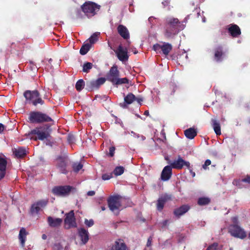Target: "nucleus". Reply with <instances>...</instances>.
Returning a JSON list of instances; mask_svg holds the SVG:
<instances>
[{
    "mask_svg": "<svg viewBox=\"0 0 250 250\" xmlns=\"http://www.w3.org/2000/svg\"><path fill=\"white\" fill-rule=\"evenodd\" d=\"M166 22L165 36L167 38L172 37L185 27V24L179 22V20L177 18L172 17L167 18L166 20Z\"/></svg>",
    "mask_w": 250,
    "mask_h": 250,
    "instance_id": "f257e3e1",
    "label": "nucleus"
},
{
    "mask_svg": "<svg viewBox=\"0 0 250 250\" xmlns=\"http://www.w3.org/2000/svg\"><path fill=\"white\" fill-rule=\"evenodd\" d=\"M23 95L26 101L34 106H37L38 104L42 105L44 104V101L40 97V94L37 90H26L24 92Z\"/></svg>",
    "mask_w": 250,
    "mask_h": 250,
    "instance_id": "f03ea898",
    "label": "nucleus"
},
{
    "mask_svg": "<svg viewBox=\"0 0 250 250\" xmlns=\"http://www.w3.org/2000/svg\"><path fill=\"white\" fill-rule=\"evenodd\" d=\"M29 120L31 123H41L52 121L48 115L39 111L31 112L29 115Z\"/></svg>",
    "mask_w": 250,
    "mask_h": 250,
    "instance_id": "7ed1b4c3",
    "label": "nucleus"
},
{
    "mask_svg": "<svg viewBox=\"0 0 250 250\" xmlns=\"http://www.w3.org/2000/svg\"><path fill=\"white\" fill-rule=\"evenodd\" d=\"M83 11L88 17L93 16L100 9V6L92 2H86L82 6Z\"/></svg>",
    "mask_w": 250,
    "mask_h": 250,
    "instance_id": "20e7f679",
    "label": "nucleus"
},
{
    "mask_svg": "<svg viewBox=\"0 0 250 250\" xmlns=\"http://www.w3.org/2000/svg\"><path fill=\"white\" fill-rule=\"evenodd\" d=\"M31 134L37 135V137L35 139H37L40 140H44L45 139L48 138L50 136V131L49 127H37L31 131Z\"/></svg>",
    "mask_w": 250,
    "mask_h": 250,
    "instance_id": "39448f33",
    "label": "nucleus"
},
{
    "mask_svg": "<svg viewBox=\"0 0 250 250\" xmlns=\"http://www.w3.org/2000/svg\"><path fill=\"white\" fill-rule=\"evenodd\" d=\"M108 205L109 209L115 213L118 212L121 206V197L119 195L110 197L108 200Z\"/></svg>",
    "mask_w": 250,
    "mask_h": 250,
    "instance_id": "423d86ee",
    "label": "nucleus"
},
{
    "mask_svg": "<svg viewBox=\"0 0 250 250\" xmlns=\"http://www.w3.org/2000/svg\"><path fill=\"white\" fill-rule=\"evenodd\" d=\"M228 230L230 235L234 237L243 239L246 237L245 231L239 225H230Z\"/></svg>",
    "mask_w": 250,
    "mask_h": 250,
    "instance_id": "0eeeda50",
    "label": "nucleus"
},
{
    "mask_svg": "<svg viewBox=\"0 0 250 250\" xmlns=\"http://www.w3.org/2000/svg\"><path fill=\"white\" fill-rule=\"evenodd\" d=\"M73 190L75 191L76 189L70 186L55 187L52 189V192L54 194L61 196H67Z\"/></svg>",
    "mask_w": 250,
    "mask_h": 250,
    "instance_id": "6e6552de",
    "label": "nucleus"
},
{
    "mask_svg": "<svg viewBox=\"0 0 250 250\" xmlns=\"http://www.w3.org/2000/svg\"><path fill=\"white\" fill-rule=\"evenodd\" d=\"M76 227L77 223L74 216V212L73 210H71L65 214L64 228L66 229H69L71 228H75Z\"/></svg>",
    "mask_w": 250,
    "mask_h": 250,
    "instance_id": "1a4fd4ad",
    "label": "nucleus"
},
{
    "mask_svg": "<svg viewBox=\"0 0 250 250\" xmlns=\"http://www.w3.org/2000/svg\"><path fill=\"white\" fill-rule=\"evenodd\" d=\"M184 166L187 167L188 168L190 167L189 162L185 161L180 156H178L177 159L174 160L173 162L170 163V166L172 168L178 169H182Z\"/></svg>",
    "mask_w": 250,
    "mask_h": 250,
    "instance_id": "9d476101",
    "label": "nucleus"
},
{
    "mask_svg": "<svg viewBox=\"0 0 250 250\" xmlns=\"http://www.w3.org/2000/svg\"><path fill=\"white\" fill-rule=\"evenodd\" d=\"M47 204V201L42 200L33 204L31 208V212L32 214H37L44 208Z\"/></svg>",
    "mask_w": 250,
    "mask_h": 250,
    "instance_id": "9b49d317",
    "label": "nucleus"
},
{
    "mask_svg": "<svg viewBox=\"0 0 250 250\" xmlns=\"http://www.w3.org/2000/svg\"><path fill=\"white\" fill-rule=\"evenodd\" d=\"M114 52L120 61L125 62L128 60L127 50L124 48L122 45H120L118 48L114 50Z\"/></svg>",
    "mask_w": 250,
    "mask_h": 250,
    "instance_id": "f8f14e48",
    "label": "nucleus"
},
{
    "mask_svg": "<svg viewBox=\"0 0 250 250\" xmlns=\"http://www.w3.org/2000/svg\"><path fill=\"white\" fill-rule=\"evenodd\" d=\"M119 77V71L118 70L117 66H112L109 72L107 75V80L111 82L112 83L115 81L116 79Z\"/></svg>",
    "mask_w": 250,
    "mask_h": 250,
    "instance_id": "ddd939ff",
    "label": "nucleus"
},
{
    "mask_svg": "<svg viewBox=\"0 0 250 250\" xmlns=\"http://www.w3.org/2000/svg\"><path fill=\"white\" fill-rule=\"evenodd\" d=\"M172 175V167L170 166H167L163 168L161 175L162 180L166 181L168 180Z\"/></svg>",
    "mask_w": 250,
    "mask_h": 250,
    "instance_id": "4468645a",
    "label": "nucleus"
},
{
    "mask_svg": "<svg viewBox=\"0 0 250 250\" xmlns=\"http://www.w3.org/2000/svg\"><path fill=\"white\" fill-rule=\"evenodd\" d=\"M170 198L171 197L169 195L165 194L162 195L158 200L157 204L158 210H161L163 208L164 204L166 202L169 200Z\"/></svg>",
    "mask_w": 250,
    "mask_h": 250,
    "instance_id": "2eb2a0df",
    "label": "nucleus"
},
{
    "mask_svg": "<svg viewBox=\"0 0 250 250\" xmlns=\"http://www.w3.org/2000/svg\"><path fill=\"white\" fill-rule=\"evenodd\" d=\"M78 234L83 244L86 243L89 239L88 231L83 228H81L78 229Z\"/></svg>",
    "mask_w": 250,
    "mask_h": 250,
    "instance_id": "dca6fc26",
    "label": "nucleus"
},
{
    "mask_svg": "<svg viewBox=\"0 0 250 250\" xmlns=\"http://www.w3.org/2000/svg\"><path fill=\"white\" fill-rule=\"evenodd\" d=\"M228 30L230 35L233 37H237L241 34L239 27L236 24L229 25Z\"/></svg>",
    "mask_w": 250,
    "mask_h": 250,
    "instance_id": "f3484780",
    "label": "nucleus"
},
{
    "mask_svg": "<svg viewBox=\"0 0 250 250\" xmlns=\"http://www.w3.org/2000/svg\"><path fill=\"white\" fill-rule=\"evenodd\" d=\"M6 165V160L0 156V180L2 179L5 175Z\"/></svg>",
    "mask_w": 250,
    "mask_h": 250,
    "instance_id": "a211bd4d",
    "label": "nucleus"
},
{
    "mask_svg": "<svg viewBox=\"0 0 250 250\" xmlns=\"http://www.w3.org/2000/svg\"><path fill=\"white\" fill-rule=\"evenodd\" d=\"M57 164L58 168L62 173H66V162L64 158L60 157L57 160Z\"/></svg>",
    "mask_w": 250,
    "mask_h": 250,
    "instance_id": "6ab92c4d",
    "label": "nucleus"
},
{
    "mask_svg": "<svg viewBox=\"0 0 250 250\" xmlns=\"http://www.w3.org/2000/svg\"><path fill=\"white\" fill-rule=\"evenodd\" d=\"M119 34L125 39L129 37V32L126 27L123 25H119L117 28Z\"/></svg>",
    "mask_w": 250,
    "mask_h": 250,
    "instance_id": "aec40b11",
    "label": "nucleus"
},
{
    "mask_svg": "<svg viewBox=\"0 0 250 250\" xmlns=\"http://www.w3.org/2000/svg\"><path fill=\"white\" fill-rule=\"evenodd\" d=\"M111 250H127V248L122 240H119L115 241L112 246Z\"/></svg>",
    "mask_w": 250,
    "mask_h": 250,
    "instance_id": "412c9836",
    "label": "nucleus"
},
{
    "mask_svg": "<svg viewBox=\"0 0 250 250\" xmlns=\"http://www.w3.org/2000/svg\"><path fill=\"white\" fill-rule=\"evenodd\" d=\"M47 221L49 225L51 227H56L59 226L62 223V219L61 218H53L52 217H48Z\"/></svg>",
    "mask_w": 250,
    "mask_h": 250,
    "instance_id": "4be33fe9",
    "label": "nucleus"
},
{
    "mask_svg": "<svg viewBox=\"0 0 250 250\" xmlns=\"http://www.w3.org/2000/svg\"><path fill=\"white\" fill-rule=\"evenodd\" d=\"M136 97L132 93H129L124 98L125 103L120 104V105L124 108L126 107L125 104H129L132 103V102L135 101Z\"/></svg>",
    "mask_w": 250,
    "mask_h": 250,
    "instance_id": "5701e85b",
    "label": "nucleus"
},
{
    "mask_svg": "<svg viewBox=\"0 0 250 250\" xmlns=\"http://www.w3.org/2000/svg\"><path fill=\"white\" fill-rule=\"evenodd\" d=\"M188 209L189 207L188 206L184 205L176 209L174 211V213L175 216L179 217L180 216L187 212Z\"/></svg>",
    "mask_w": 250,
    "mask_h": 250,
    "instance_id": "b1692460",
    "label": "nucleus"
},
{
    "mask_svg": "<svg viewBox=\"0 0 250 250\" xmlns=\"http://www.w3.org/2000/svg\"><path fill=\"white\" fill-rule=\"evenodd\" d=\"M105 82V79L104 78H100L96 80H93L90 82L91 87L93 88H98L100 85L103 84Z\"/></svg>",
    "mask_w": 250,
    "mask_h": 250,
    "instance_id": "393cba45",
    "label": "nucleus"
},
{
    "mask_svg": "<svg viewBox=\"0 0 250 250\" xmlns=\"http://www.w3.org/2000/svg\"><path fill=\"white\" fill-rule=\"evenodd\" d=\"M27 234V232H26L24 228H22L20 229L19 235V238L20 240L21 244L22 247H23L24 246V243L26 241Z\"/></svg>",
    "mask_w": 250,
    "mask_h": 250,
    "instance_id": "a878e982",
    "label": "nucleus"
},
{
    "mask_svg": "<svg viewBox=\"0 0 250 250\" xmlns=\"http://www.w3.org/2000/svg\"><path fill=\"white\" fill-rule=\"evenodd\" d=\"M13 153L17 158H21L26 154V151L24 147H19L13 149Z\"/></svg>",
    "mask_w": 250,
    "mask_h": 250,
    "instance_id": "bb28decb",
    "label": "nucleus"
},
{
    "mask_svg": "<svg viewBox=\"0 0 250 250\" xmlns=\"http://www.w3.org/2000/svg\"><path fill=\"white\" fill-rule=\"evenodd\" d=\"M185 135L189 139H193L197 135V131L193 128H189L185 131Z\"/></svg>",
    "mask_w": 250,
    "mask_h": 250,
    "instance_id": "cd10ccee",
    "label": "nucleus"
},
{
    "mask_svg": "<svg viewBox=\"0 0 250 250\" xmlns=\"http://www.w3.org/2000/svg\"><path fill=\"white\" fill-rule=\"evenodd\" d=\"M225 55L222 52V49L221 47H218L217 48L215 51V54H214V58L215 60L217 62H220L222 60L223 58L224 57Z\"/></svg>",
    "mask_w": 250,
    "mask_h": 250,
    "instance_id": "c85d7f7f",
    "label": "nucleus"
},
{
    "mask_svg": "<svg viewBox=\"0 0 250 250\" xmlns=\"http://www.w3.org/2000/svg\"><path fill=\"white\" fill-rule=\"evenodd\" d=\"M171 49L172 45L166 42L162 43L161 51H162L164 54L165 55H168Z\"/></svg>",
    "mask_w": 250,
    "mask_h": 250,
    "instance_id": "c756f323",
    "label": "nucleus"
},
{
    "mask_svg": "<svg viewBox=\"0 0 250 250\" xmlns=\"http://www.w3.org/2000/svg\"><path fill=\"white\" fill-rule=\"evenodd\" d=\"M211 121L212 123V127L214 132L217 135H220L221 132L220 124L217 120L215 119H212Z\"/></svg>",
    "mask_w": 250,
    "mask_h": 250,
    "instance_id": "7c9ffc66",
    "label": "nucleus"
},
{
    "mask_svg": "<svg viewBox=\"0 0 250 250\" xmlns=\"http://www.w3.org/2000/svg\"><path fill=\"white\" fill-rule=\"evenodd\" d=\"M242 182L248 183L250 184V175H247V177L241 180H234L233 182V185L237 186L239 188H241V183Z\"/></svg>",
    "mask_w": 250,
    "mask_h": 250,
    "instance_id": "2f4dec72",
    "label": "nucleus"
},
{
    "mask_svg": "<svg viewBox=\"0 0 250 250\" xmlns=\"http://www.w3.org/2000/svg\"><path fill=\"white\" fill-rule=\"evenodd\" d=\"M91 47V45L89 43H85L82 46L80 50V53L81 55H85L89 50Z\"/></svg>",
    "mask_w": 250,
    "mask_h": 250,
    "instance_id": "473e14b6",
    "label": "nucleus"
},
{
    "mask_svg": "<svg viewBox=\"0 0 250 250\" xmlns=\"http://www.w3.org/2000/svg\"><path fill=\"white\" fill-rule=\"evenodd\" d=\"M127 83H128V80L126 78H119L118 77V78L116 79L115 81H114L112 84L114 85H118Z\"/></svg>",
    "mask_w": 250,
    "mask_h": 250,
    "instance_id": "72a5a7b5",
    "label": "nucleus"
},
{
    "mask_svg": "<svg viewBox=\"0 0 250 250\" xmlns=\"http://www.w3.org/2000/svg\"><path fill=\"white\" fill-rule=\"evenodd\" d=\"M100 33L99 32H95L91 36V37L89 38L90 45L95 43L98 40V37L100 35Z\"/></svg>",
    "mask_w": 250,
    "mask_h": 250,
    "instance_id": "f704fd0d",
    "label": "nucleus"
},
{
    "mask_svg": "<svg viewBox=\"0 0 250 250\" xmlns=\"http://www.w3.org/2000/svg\"><path fill=\"white\" fill-rule=\"evenodd\" d=\"M93 65V64L91 62H84L83 66V72L88 73L89 71V70L92 68Z\"/></svg>",
    "mask_w": 250,
    "mask_h": 250,
    "instance_id": "c9c22d12",
    "label": "nucleus"
},
{
    "mask_svg": "<svg viewBox=\"0 0 250 250\" xmlns=\"http://www.w3.org/2000/svg\"><path fill=\"white\" fill-rule=\"evenodd\" d=\"M210 199L208 197H201L198 199V204L201 206L208 205L209 203Z\"/></svg>",
    "mask_w": 250,
    "mask_h": 250,
    "instance_id": "e433bc0d",
    "label": "nucleus"
},
{
    "mask_svg": "<svg viewBox=\"0 0 250 250\" xmlns=\"http://www.w3.org/2000/svg\"><path fill=\"white\" fill-rule=\"evenodd\" d=\"M84 82L82 79L78 80L76 83V88L79 91H81L84 88Z\"/></svg>",
    "mask_w": 250,
    "mask_h": 250,
    "instance_id": "4c0bfd02",
    "label": "nucleus"
},
{
    "mask_svg": "<svg viewBox=\"0 0 250 250\" xmlns=\"http://www.w3.org/2000/svg\"><path fill=\"white\" fill-rule=\"evenodd\" d=\"M83 166L80 163H75L73 164L72 167L74 172H78L82 169Z\"/></svg>",
    "mask_w": 250,
    "mask_h": 250,
    "instance_id": "58836bf2",
    "label": "nucleus"
},
{
    "mask_svg": "<svg viewBox=\"0 0 250 250\" xmlns=\"http://www.w3.org/2000/svg\"><path fill=\"white\" fill-rule=\"evenodd\" d=\"M124 171V169L123 167H116V168L114 169L113 172L114 174L116 176L121 175L123 173Z\"/></svg>",
    "mask_w": 250,
    "mask_h": 250,
    "instance_id": "ea45409f",
    "label": "nucleus"
},
{
    "mask_svg": "<svg viewBox=\"0 0 250 250\" xmlns=\"http://www.w3.org/2000/svg\"><path fill=\"white\" fill-rule=\"evenodd\" d=\"M162 43H156L153 46V49L157 53H161L162 49Z\"/></svg>",
    "mask_w": 250,
    "mask_h": 250,
    "instance_id": "a19ab883",
    "label": "nucleus"
},
{
    "mask_svg": "<svg viewBox=\"0 0 250 250\" xmlns=\"http://www.w3.org/2000/svg\"><path fill=\"white\" fill-rule=\"evenodd\" d=\"M53 249L54 250H62L63 246L60 242H56L53 245Z\"/></svg>",
    "mask_w": 250,
    "mask_h": 250,
    "instance_id": "79ce46f5",
    "label": "nucleus"
},
{
    "mask_svg": "<svg viewBox=\"0 0 250 250\" xmlns=\"http://www.w3.org/2000/svg\"><path fill=\"white\" fill-rule=\"evenodd\" d=\"M218 247V244L214 243L208 247L206 250H217Z\"/></svg>",
    "mask_w": 250,
    "mask_h": 250,
    "instance_id": "37998d69",
    "label": "nucleus"
},
{
    "mask_svg": "<svg viewBox=\"0 0 250 250\" xmlns=\"http://www.w3.org/2000/svg\"><path fill=\"white\" fill-rule=\"evenodd\" d=\"M84 223L88 227H92L94 225V221L92 219H85Z\"/></svg>",
    "mask_w": 250,
    "mask_h": 250,
    "instance_id": "c03bdc74",
    "label": "nucleus"
},
{
    "mask_svg": "<svg viewBox=\"0 0 250 250\" xmlns=\"http://www.w3.org/2000/svg\"><path fill=\"white\" fill-rule=\"evenodd\" d=\"M112 177L111 173H105L102 175V179L103 180H108L111 178Z\"/></svg>",
    "mask_w": 250,
    "mask_h": 250,
    "instance_id": "a18cd8bd",
    "label": "nucleus"
},
{
    "mask_svg": "<svg viewBox=\"0 0 250 250\" xmlns=\"http://www.w3.org/2000/svg\"><path fill=\"white\" fill-rule=\"evenodd\" d=\"M211 161L209 159H207V160H206L204 164L202 166L203 168L205 170L207 169L208 168V166L211 165Z\"/></svg>",
    "mask_w": 250,
    "mask_h": 250,
    "instance_id": "49530a36",
    "label": "nucleus"
},
{
    "mask_svg": "<svg viewBox=\"0 0 250 250\" xmlns=\"http://www.w3.org/2000/svg\"><path fill=\"white\" fill-rule=\"evenodd\" d=\"M115 150V148L114 146H111L109 148V154L111 157L113 156V155L114 154Z\"/></svg>",
    "mask_w": 250,
    "mask_h": 250,
    "instance_id": "de8ad7c7",
    "label": "nucleus"
},
{
    "mask_svg": "<svg viewBox=\"0 0 250 250\" xmlns=\"http://www.w3.org/2000/svg\"><path fill=\"white\" fill-rule=\"evenodd\" d=\"M233 224L232 225H238V218L237 217H233L231 218Z\"/></svg>",
    "mask_w": 250,
    "mask_h": 250,
    "instance_id": "09e8293b",
    "label": "nucleus"
},
{
    "mask_svg": "<svg viewBox=\"0 0 250 250\" xmlns=\"http://www.w3.org/2000/svg\"><path fill=\"white\" fill-rule=\"evenodd\" d=\"M152 242V238L151 237H149L147 239V243H146V247H149L151 245Z\"/></svg>",
    "mask_w": 250,
    "mask_h": 250,
    "instance_id": "8fccbe9b",
    "label": "nucleus"
},
{
    "mask_svg": "<svg viewBox=\"0 0 250 250\" xmlns=\"http://www.w3.org/2000/svg\"><path fill=\"white\" fill-rule=\"evenodd\" d=\"M135 101H137V103L141 105L143 99L141 97L136 98Z\"/></svg>",
    "mask_w": 250,
    "mask_h": 250,
    "instance_id": "3c124183",
    "label": "nucleus"
},
{
    "mask_svg": "<svg viewBox=\"0 0 250 250\" xmlns=\"http://www.w3.org/2000/svg\"><path fill=\"white\" fill-rule=\"evenodd\" d=\"M168 222V221L167 220L163 221L162 223H161V227H166L167 225Z\"/></svg>",
    "mask_w": 250,
    "mask_h": 250,
    "instance_id": "603ef678",
    "label": "nucleus"
},
{
    "mask_svg": "<svg viewBox=\"0 0 250 250\" xmlns=\"http://www.w3.org/2000/svg\"><path fill=\"white\" fill-rule=\"evenodd\" d=\"M130 134H131V136H132L133 137H134L135 138H139V135L136 134V133H135L133 131H131L130 132Z\"/></svg>",
    "mask_w": 250,
    "mask_h": 250,
    "instance_id": "864d4df0",
    "label": "nucleus"
},
{
    "mask_svg": "<svg viewBox=\"0 0 250 250\" xmlns=\"http://www.w3.org/2000/svg\"><path fill=\"white\" fill-rule=\"evenodd\" d=\"M4 128V125L3 124L0 123V133H1L3 131Z\"/></svg>",
    "mask_w": 250,
    "mask_h": 250,
    "instance_id": "5fc2aeb1",
    "label": "nucleus"
},
{
    "mask_svg": "<svg viewBox=\"0 0 250 250\" xmlns=\"http://www.w3.org/2000/svg\"><path fill=\"white\" fill-rule=\"evenodd\" d=\"M172 88H173V90L171 93V94L172 95L174 94V92L175 91V90L177 89V85H175V84H173L172 85Z\"/></svg>",
    "mask_w": 250,
    "mask_h": 250,
    "instance_id": "6e6d98bb",
    "label": "nucleus"
},
{
    "mask_svg": "<svg viewBox=\"0 0 250 250\" xmlns=\"http://www.w3.org/2000/svg\"><path fill=\"white\" fill-rule=\"evenodd\" d=\"M95 194V192L94 191H93V190H91V191H89L88 192H87V195L88 196H93Z\"/></svg>",
    "mask_w": 250,
    "mask_h": 250,
    "instance_id": "4d7b16f0",
    "label": "nucleus"
},
{
    "mask_svg": "<svg viewBox=\"0 0 250 250\" xmlns=\"http://www.w3.org/2000/svg\"><path fill=\"white\" fill-rule=\"evenodd\" d=\"M68 140L69 142H72L73 141V137L72 136H69L68 137Z\"/></svg>",
    "mask_w": 250,
    "mask_h": 250,
    "instance_id": "13d9d810",
    "label": "nucleus"
},
{
    "mask_svg": "<svg viewBox=\"0 0 250 250\" xmlns=\"http://www.w3.org/2000/svg\"><path fill=\"white\" fill-rule=\"evenodd\" d=\"M188 169H189V171H190V173L191 174L192 176L193 177H194L195 176V173L194 172H193V171L192 170V169H190V168H188Z\"/></svg>",
    "mask_w": 250,
    "mask_h": 250,
    "instance_id": "bf43d9fd",
    "label": "nucleus"
},
{
    "mask_svg": "<svg viewBox=\"0 0 250 250\" xmlns=\"http://www.w3.org/2000/svg\"><path fill=\"white\" fill-rule=\"evenodd\" d=\"M42 239L45 240L47 238V236H46V234H43L42 235Z\"/></svg>",
    "mask_w": 250,
    "mask_h": 250,
    "instance_id": "052dcab7",
    "label": "nucleus"
},
{
    "mask_svg": "<svg viewBox=\"0 0 250 250\" xmlns=\"http://www.w3.org/2000/svg\"><path fill=\"white\" fill-rule=\"evenodd\" d=\"M144 115H145L146 116H148L149 115V111L148 110H146L144 112Z\"/></svg>",
    "mask_w": 250,
    "mask_h": 250,
    "instance_id": "680f3d73",
    "label": "nucleus"
},
{
    "mask_svg": "<svg viewBox=\"0 0 250 250\" xmlns=\"http://www.w3.org/2000/svg\"><path fill=\"white\" fill-rule=\"evenodd\" d=\"M154 19V18L153 17H149L148 18V21L151 22Z\"/></svg>",
    "mask_w": 250,
    "mask_h": 250,
    "instance_id": "e2e57ef3",
    "label": "nucleus"
},
{
    "mask_svg": "<svg viewBox=\"0 0 250 250\" xmlns=\"http://www.w3.org/2000/svg\"><path fill=\"white\" fill-rule=\"evenodd\" d=\"M144 250H152L150 248H146Z\"/></svg>",
    "mask_w": 250,
    "mask_h": 250,
    "instance_id": "0e129e2a",
    "label": "nucleus"
},
{
    "mask_svg": "<svg viewBox=\"0 0 250 250\" xmlns=\"http://www.w3.org/2000/svg\"><path fill=\"white\" fill-rule=\"evenodd\" d=\"M188 21V17H186L185 20H184L183 22H184L185 23H186Z\"/></svg>",
    "mask_w": 250,
    "mask_h": 250,
    "instance_id": "69168bd1",
    "label": "nucleus"
},
{
    "mask_svg": "<svg viewBox=\"0 0 250 250\" xmlns=\"http://www.w3.org/2000/svg\"><path fill=\"white\" fill-rule=\"evenodd\" d=\"M184 54H185V58H186V59H188V55L186 54L185 52L184 53Z\"/></svg>",
    "mask_w": 250,
    "mask_h": 250,
    "instance_id": "338daca9",
    "label": "nucleus"
},
{
    "mask_svg": "<svg viewBox=\"0 0 250 250\" xmlns=\"http://www.w3.org/2000/svg\"><path fill=\"white\" fill-rule=\"evenodd\" d=\"M101 208H102V210H103V211L105 209V208L104 206L102 207Z\"/></svg>",
    "mask_w": 250,
    "mask_h": 250,
    "instance_id": "774afa93",
    "label": "nucleus"
}]
</instances>
